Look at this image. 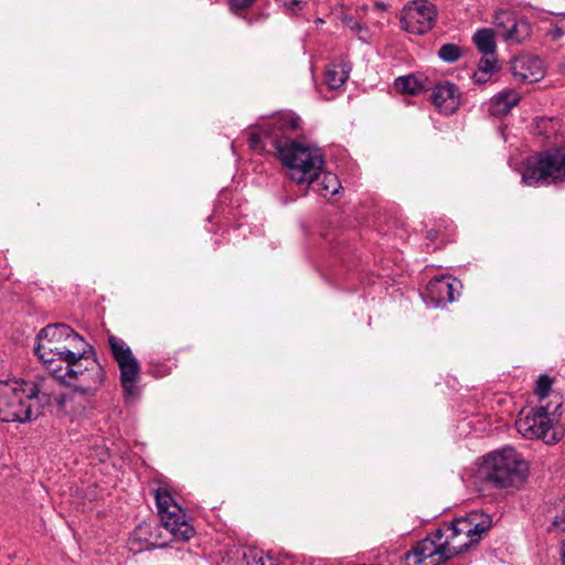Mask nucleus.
I'll list each match as a JSON object with an SVG mask.
<instances>
[{
    "label": "nucleus",
    "mask_w": 565,
    "mask_h": 565,
    "mask_svg": "<svg viewBox=\"0 0 565 565\" xmlns=\"http://www.w3.org/2000/svg\"><path fill=\"white\" fill-rule=\"evenodd\" d=\"M492 524L489 514L472 511L437 529L405 554V565H441L477 544Z\"/></svg>",
    "instance_id": "obj_1"
},
{
    "label": "nucleus",
    "mask_w": 565,
    "mask_h": 565,
    "mask_svg": "<svg viewBox=\"0 0 565 565\" xmlns=\"http://www.w3.org/2000/svg\"><path fill=\"white\" fill-rule=\"evenodd\" d=\"M51 402L33 381H0V420L26 423L36 419Z\"/></svg>",
    "instance_id": "obj_2"
},
{
    "label": "nucleus",
    "mask_w": 565,
    "mask_h": 565,
    "mask_svg": "<svg viewBox=\"0 0 565 565\" xmlns=\"http://www.w3.org/2000/svg\"><path fill=\"white\" fill-rule=\"evenodd\" d=\"M65 372L60 375V383L83 395H94L103 385L105 371L97 361L92 345L84 342L64 361Z\"/></svg>",
    "instance_id": "obj_3"
},
{
    "label": "nucleus",
    "mask_w": 565,
    "mask_h": 565,
    "mask_svg": "<svg viewBox=\"0 0 565 565\" xmlns=\"http://www.w3.org/2000/svg\"><path fill=\"white\" fill-rule=\"evenodd\" d=\"M527 463L512 447H505L484 457L480 478L494 488H520L527 477Z\"/></svg>",
    "instance_id": "obj_4"
},
{
    "label": "nucleus",
    "mask_w": 565,
    "mask_h": 565,
    "mask_svg": "<svg viewBox=\"0 0 565 565\" xmlns=\"http://www.w3.org/2000/svg\"><path fill=\"white\" fill-rule=\"evenodd\" d=\"M277 157L288 179L300 185L313 184L324 167L321 150L302 141L284 147Z\"/></svg>",
    "instance_id": "obj_5"
},
{
    "label": "nucleus",
    "mask_w": 565,
    "mask_h": 565,
    "mask_svg": "<svg viewBox=\"0 0 565 565\" xmlns=\"http://www.w3.org/2000/svg\"><path fill=\"white\" fill-rule=\"evenodd\" d=\"M521 179L527 186L565 182V147L529 157L524 162Z\"/></svg>",
    "instance_id": "obj_6"
},
{
    "label": "nucleus",
    "mask_w": 565,
    "mask_h": 565,
    "mask_svg": "<svg viewBox=\"0 0 565 565\" xmlns=\"http://www.w3.org/2000/svg\"><path fill=\"white\" fill-rule=\"evenodd\" d=\"M154 499L161 523L174 541L186 542L195 533L185 511L175 502L167 488H158Z\"/></svg>",
    "instance_id": "obj_7"
},
{
    "label": "nucleus",
    "mask_w": 565,
    "mask_h": 565,
    "mask_svg": "<svg viewBox=\"0 0 565 565\" xmlns=\"http://www.w3.org/2000/svg\"><path fill=\"white\" fill-rule=\"evenodd\" d=\"M263 131L276 153L280 149L297 143L303 131L301 118L291 110H281L263 121Z\"/></svg>",
    "instance_id": "obj_8"
},
{
    "label": "nucleus",
    "mask_w": 565,
    "mask_h": 565,
    "mask_svg": "<svg viewBox=\"0 0 565 565\" xmlns=\"http://www.w3.org/2000/svg\"><path fill=\"white\" fill-rule=\"evenodd\" d=\"M548 406H540L529 411L522 409L515 420L516 430L527 439H543L553 445L561 440L562 434L554 428Z\"/></svg>",
    "instance_id": "obj_9"
},
{
    "label": "nucleus",
    "mask_w": 565,
    "mask_h": 565,
    "mask_svg": "<svg viewBox=\"0 0 565 565\" xmlns=\"http://www.w3.org/2000/svg\"><path fill=\"white\" fill-rule=\"evenodd\" d=\"M437 21V9L427 0H413L404 6L399 14L401 28L412 34L422 35L431 30Z\"/></svg>",
    "instance_id": "obj_10"
},
{
    "label": "nucleus",
    "mask_w": 565,
    "mask_h": 565,
    "mask_svg": "<svg viewBox=\"0 0 565 565\" xmlns=\"http://www.w3.org/2000/svg\"><path fill=\"white\" fill-rule=\"evenodd\" d=\"M108 345L120 371V382L127 395H134L140 375V364L127 343L116 335H108Z\"/></svg>",
    "instance_id": "obj_11"
},
{
    "label": "nucleus",
    "mask_w": 565,
    "mask_h": 565,
    "mask_svg": "<svg viewBox=\"0 0 565 565\" xmlns=\"http://www.w3.org/2000/svg\"><path fill=\"white\" fill-rule=\"evenodd\" d=\"M511 72L513 77L522 83H535L545 74L542 60L531 55L515 57L511 63Z\"/></svg>",
    "instance_id": "obj_12"
},
{
    "label": "nucleus",
    "mask_w": 565,
    "mask_h": 565,
    "mask_svg": "<svg viewBox=\"0 0 565 565\" xmlns=\"http://www.w3.org/2000/svg\"><path fill=\"white\" fill-rule=\"evenodd\" d=\"M430 98L435 107L444 115L454 114L460 105L459 89L448 81L437 84L433 88Z\"/></svg>",
    "instance_id": "obj_13"
},
{
    "label": "nucleus",
    "mask_w": 565,
    "mask_h": 565,
    "mask_svg": "<svg viewBox=\"0 0 565 565\" xmlns=\"http://www.w3.org/2000/svg\"><path fill=\"white\" fill-rule=\"evenodd\" d=\"M458 285L459 281L451 277L431 279L426 287L427 298L437 307L452 302Z\"/></svg>",
    "instance_id": "obj_14"
},
{
    "label": "nucleus",
    "mask_w": 565,
    "mask_h": 565,
    "mask_svg": "<svg viewBox=\"0 0 565 565\" xmlns=\"http://www.w3.org/2000/svg\"><path fill=\"white\" fill-rule=\"evenodd\" d=\"M36 339H51L53 342L72 343L74 349H77L78 345L85 342L82 335L65 323L47 324L39 331Z\"/></svg>",
    "instance_id": "obj_15"
},
{
    "label": "nucleus",
    "mask_w": 565,
    "mask_h": 565,
    "mask_svg": "<svg viewBox=\"0 0 565 565\" xmlns=\"http://www.w3.org/2000/svg\"><path fill=\"white\" fill-rule=\"evenodd\" d=\"M521 99L520 94L512 88H505L495 94L489 102L488 111L493 117L508 115Z\"/></svg>",
    "instance_id": "obj_16"
},
{
    "label": "nucleus",
    "mask_w": 565,
    "mask_h": 565,
    "mask_svg": "<svg viewBox=\"0 0 565 565\" xmlns=\"http://www.w3.org/2000/svg\"><path fill=\"white\" fill-rule=\"evenodd\" d=\"M36 342L34 353L38 359L58 355L60 360L65 361L75 350L72 343L53 342L51 339H36Z\"/></svg>",
    "instance_id": "obj_17"
},
{
    "label": "nucleus",
    "mask_w": 565,
    "mask_h": 565,
    "mask_svg": "<svg viewBox=\"0 0 565 565\" xmlns=\"http://www.w3.org/2000/svg\"><path fill=\"white\" fill-rule=\"evenodd\" d=\"M426 82V77L409 74L397 77L394 82V87L402 94L418 95L427 89Z\"/></svg>",
    "instance_id": "obj_18"
},
{
    "label": "nucleus",
    "mask_w": 565,
    "mask_h": 565,
    "mask_svg": "<svg viewBox=\"0 0 565 565\" xmlns=\"http://www.w3.org/2000/svg\"><path fill=\"white\" fill-rule=\"evenodd\" d=\"M350 71L351 67L345 62L330 64L324 74L327 85L331 89L339 88L347 82Z\"/></svg>",
    "instance_id": "obj_19"
},
{
    "label": "nucleus",
    "mask_w": 565,
    "mask_h": 565,
    "mask_svg": "<svg viewBox=\"0 0 565 565\" xmlns=\"http://www.w3.org/2000/svg\"><path fill=\"white\" fill-rule=\"evenodd\" d=\"M313 183H316L315 191L323 198L333 196L341 189V183L338 177L331 172L322 171Z\"/></svg>",
    "instance_id": "obj_20"
},
{
    "label": "nucleus",
    "mask_w": 565,
    "mask_h": 565,
    "mask_svg": "<svg viewBox=\"0 0 565 565\" xmlns=\"http://www.w3.org/2000/svg\"><path fill=\"white\" fill-rule=\"evenodd\" d=\"M531 34V25L523 19H515L508 31L502 32V38L507 42L521 43Z\"/></svg>",
    "instance_id": "obj_21"
},
{
    "label": "nucleus",
    "mask_w": 565,
    "mask_h": 565,
    "mask_svg": "<svg viewBox=\"0 0 565 565\" xmlns=\"http://www.w3.org/2000/svg\"><path fill=\"white\" fill-rule=\"evenodd\" d=\"M473 43L483 56H494L495 42L494 33L491 29L478 30L473 35Z\"/></svg>",
    "instance_id": "obj_22"
},
{
    "label": "nucleus",
    "mask_w": 565,
    "mask_h": 565,
    "mask_svg": "<svg viewBox=\"0 0 565 565\" xmlns=\"http://www.w3.org/2000/svg\"><path fill=\"white\" fill-rule=\"evenodd\" d=\"M497 60L494 56H483L479 63L478 68L472 75V79L476 84H486L490 81L492 74L495 71Z\"/></svg>",
    "instance_id": "obj_23"
},
{
    "label": "nucleus",
    "mask_w": 565,
    "mask_h": 565,
    "mask_svg": "<svg viewBox=\"0 0 565 565\" xmlns=\"http://www.w3.org/2000/svg\"><path fill=\"white\" fill-rule=\"evenodd\" d=\"M237 559L235 565H264L263 551L255 546H244L237 550Z\"/></svg>",
    "instance_id": "obj_24"
},
{
    "label": "nucleus",
    "mask_w": 565,
    "mask_h": 565,
    "mask_svg": "<svg viewBox=\"0 0 565 565\" xmlns=\"http://www.w3.org/2000/svg\"><path fill=\"white\" fill-rule=\"evenodd\" d=\"M550 532H565V497L556 504Z\"/></svg>",
    "instance_id": "obj_25"
},
{
    "label": "nucleus",
    "mask_w": 565,
    "mask_h": 565,
    "mask_svg": "<svg viewBox=\"0 0 565 565\" xmlns=\"http://www.w3.org/2000/svg\"><path fill=\"white\" fill-rule=\"evenodd\" d=\"M39 360L44 364V366L52 374V376L60 382V375H63V373L65 372L64 361L60 360L58 355L41 358Z\"/></svg>",
    "instance_id": "obj_26"
},
{
    "label": "nucleus",
    "mask_w": 565,
    "mask_h": 565,
    "mask_svg": "<svg viewBox=\"0 0 565 565\" xmlns=\"http://www.w3.org/2000/svg\"><path fill=\"white\" fill-rule=\"evenodd\" d=\"M461 56V50L457 44L446 43L438 50V57L446 63H455Z\"/></svg>",
    "instance_id": "obj_27"
},
{
    "label": "nucleus",
    "mask_w": 565,
    "mask_h": 565,
    "mask_svg": "<svg viewBox=\"0 0 565 565\" xmlns=\"http://www.w3.org/2000/svg\"><path fill=\"white\" fill-rule=\"evenodd\" d=\"M516 18L518 17L513 12L508 11V10H501V11L497 12V14L494 17V24L502 33L503 31L509 30V28L511 26V24L514 22V20Z\"/></svg>",
    "instance_id": "obj_28"
},
{
    "label": "nucleus",
    "mask_w": 565,
    "mask_h": 565,
    "mask_svg": "<svg viewBox=\"0 0 565 565\" xmlns=\"http://www.w3.org/2000/svg\"><path fill=\"white\" fill-rule=\"evenodd\" d=\"M262 126H263V122L257 125V130H252L249 132V137H248L249 147H250V149H253L256 152H262L265 150L264 139H266V138H265Z\"/></svg>",
    "instance_id": "obj_29"
},
{
    "label": "nucleus",
    "mask_w": 565,
    "mask_h": 565,
    "mask_svg": "<svg viewBox=\"0 0 565 565\" xmlns=\"http://www.w3.org/2000/svg\"><path fill=\"white\" fill-rule=\"evenodd\" d=\"M552 388V379L547 375H540L536 381L535 394L543 399L548 396Z\"/></svg>",
    "instance_id": "obj_30"
},
{
    "label": "nucleus",
    "mask_w": 565,
    "mask_h": 565,
    "mask_svg": "<svg viewBox=\"0 0 565 565\" xmlns=\"http://www.w3.org/2000/svg\"><path fill=\"white\" fill-rule=\"evenodd\" d=\"M340 20L343 25H345L347 28L354 32H361L362 30H364V26L350 14H342Z\"/></svg>",
    "instance_id": "obj_31"
},
{
    "label": "nucleus",
    "mask_w": 565,
    "mask_h": 565,
    "mask_svg": "<svg viewBox=\"0 0 565 565\" xmlns=\"http://www.w3.org/2000/svg\"><path fill=\"white\" fill-rule=\"evenodd\" d=\"M256 0H230V9L234 13L250 8Z\"/></svg>",
    "instance_id": "obj_32"
},
{
    "label": "nucleus",
    "mask_w": 565,
    "mask_h": 565,
    "mask_svg": "<svg viewBox=\"0 0 565 565\" xmlns=\"http://www.w3.org/2000/svg\"><path fill=\"white\" fill-rule=\"evenodd\" d=\"M547 34L552 38V40L557 41L564 36L565 32L562 28L555 25L548 31Z\"/></svg>",
    "instance_id": "obj_33"
},
{
    "label": "nucleus",
    "mask_w": 565,
    "mask_h": 565,
    "mask_svg": "<svg viewBox=\"0 0 565 565\" xmlns=\"http://www.w3.org/2000/svg\"><path fill=\"white\" fill-rule=\"evenodd\" d=\"M260 563H264V565H278V561L270 556V555H265V553L263 552V559L260 561Z\"/></svg>",
    "instance_id": "obj_34"
},
{
    "label": "nucleus",
    "mask_w": 565,
    "mask_h": 565,
    "mask_svg": "<svg viewBox=\"0 0 565 565\" xmlns=\"http://www.w3.org/2000/svg\"><path fill=\"white\" fill-rule=\"evenodd\" d=\"M436 237H437V232H435V231H429V232L427 233V238H428V239H430V241H435V239H436Z\"/></svg>",
    "instance_id": "obj_35"
},
{
    "label": "nucleus",
    "mask_w": 565,
    "mask_h": 565,
    "mask_svg": "<svg viewBox=\"0 0 565 565\" xmlns=\"http://www.w3.org/2000/svg\"><path fill=\"white\" fill-rule=\"evenodd\" d=\"M562 565H565V542L562 545Z\"/></svg>",
    "instance_id": "obj_36"
},
{
    "label": "nucleus",
    "mask_w": 565,
    "mask_h": 565,
    "mask_svg": "<svg viewBox=\"0 0 565 565\" xmlns=\"http://www.w3.org/2000/svg\"><path fill=\"white\" fill-rule=\"evenodd\" d=\"M56 401L58 402L60 406L64 405V397L63 396L56 397Z\"/></svg>",
    "instance_id": "obj_37"
},
{
    "label": "nucleus",
    "mask_w": 565,
    "mask_h": 565,
    "mask_svg": "<svg viewBox=\"0 0 565 565\" xmlns=\"http://www.w3.org/2000/svg\"><path fill=\"white\" fill-rule=\"evenodd\" d=\"M377 7L383 9L384 4L383 3H377Z\"/></svg>",
    "instance_id": "obj_38"
}]
</instances>
